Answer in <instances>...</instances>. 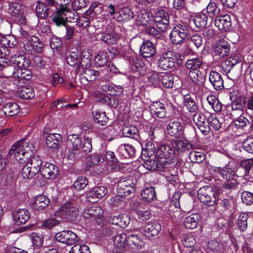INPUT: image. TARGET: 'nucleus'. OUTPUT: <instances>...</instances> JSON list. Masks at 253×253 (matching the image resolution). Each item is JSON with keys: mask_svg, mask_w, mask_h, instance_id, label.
Segmentation results:
<instances>
[{"mask_svg": "<svg viewBox=\"0 0 253 253\" xmlns=\"http://www.w3.org/2000/svg\"><path fill=\"white\" fill-rule=\"evenodd\" d=\"M79 207L74 200L65 202L56 212L55 215L58 216L68 222L75 221L79 217Z\"/></svg>", "mask_w": 253, "mask_h": 253, "instance_id": "nucleus-1", "label": "nucleus"}, {"mask_svg": "<svg viewBox=\"0 0 253 253\" xmlns=\"http://www.w3.org/2000/svg\"><path fill=\"white\" fill-rule=\"evenodd\" d=\"M175 154V151L169 145L162 144L158 147L155 158L167 168L172 164Z\"/></svg>", "mask_w": 253, "mask_h": 253, "instance_id": "nucleus-2", "label": "nucleus"}, {"mask_svg": "<svg viewBox=\"0 0 253 253\" xmlns=\"http://www.w3.org/2000/svg\"><path fill=\"white\" fill-rule=\"evenodd\" d=\"M181 55L169 51L163 54L158 60V66L164 70H168L174 68L175 64L181 63Z\"/></svg>", "mask_w": 253, "mask_h": 253, "instance_id": "nucleus-3", "label": "nucleus"}, {"mask_svg": "<svg viewBox=\"0 0 253 253\" xmlns=\"http://www.w3.org/2000/svg\"><path fill=\"white\" fill-rule=\"evenodd\" d=\"M76 16L67 7L64 5L62 8L58 9L51 15L52 22L57 26H65L67 22H72V20L76 19L74 16Z\"/></svg>", "mask_w": 253, "mask_h": 253, "instance_id": "nucleus-4", "label": "nucleus"}, {"mask_svg": "<svg viewBox=\"0 0 253 253\" xmlns=\"http://www.w3.org/2000/svg\"><path fill=\"white\" fill-rule=\"evenodd\" d=\"M188 31V27L186 24H176L173 27L169 35V38L172 42L176 44L183 42L187 37Z\"/></svg>", "mask_w": 253, "mask_h": 253, "instance_id": "nucleus-5", "label": "nucleus"}, {"mask_svg": "<svg viewBox=\"0 0 253 253\" xmlns=\"http://www.w3.org/2000/svg\"><path fill=\"white\" fill-rule=\"evenodd\" d=\"M136 182V179L133 177L120 180L117 185L118 194L124 197L130 195L134 191Z\"/></svg>", "mask_w": 253, "mask_h": 253, "instance_id": "nucleus-6", "label": "nucleus"}, {"mask_svg": "<svg viewBox=\"0 0 253 253\" xmlns=\"http://www.w3.org/2000/svg\"><path fill=\"white\" fill-rule=\"evenodd\" d=\"M215 191L210 186L201 187L198 191V196L201 202L209 206H213L216 201Z\"/></svg>", "mask_w": 253, "mask_h": 253, "instance_id": "nucleus-7", "label": "nucleus"}, {"mask_svg": "<svg viewBox=\"0 0 253 253\" xmlns=\"http://www.w3.org/2000/svg\"><path fill=\"white\" fill-rule=\"evenodd\" d=\"M66 62L71 66L77 65L76 72L79 71L81 67L87 66L90 64V60L88 58H84L80 53L72 52L66 57Z\"/></svg>", "mask_w": 253, "mask_h": 253, "instance_id": "nucleus-8", "label": "nucleus"}, {"mask_svg": "<svg viewBox=\"0 0 253 253\" xmlns=\"http://www.w3.org/2000/svg\"><path fill=\"white\" fill-rule=\"evenodd\" d=\"M132 52L127 53H124L123 56L124 58L129 61L131 70L134 72H138L140 75L146 73V66L143 61L138 57H133Z\"/></svg>", "mask_w": 253, "mask_h": 253, "instance_id": "nucleus-9", "label": "nucleus"}, {"mask_svg": "<svg viewBox=\"0 0 253 253\" xmlns=\"http://www.w3.org/2000/svg\"><path fill=\"white\" fill-rule=\"evenodd\" d=\"M7 12L19 23L22 24L25 22L24 5L17 2L9 3Z\"/></svg>", "mask_w": 253, "mask_h": 253, "instance_id": "nucleus-10", "label": "nucleus"}, {"mask_svg": "<svg viewBox=\"0 0 253 253\" xmlns=\"http://www.w3.org/2000/svg\"><path fill=\"white\" fill-rule=\"evenodd\" d=\"M68 145H71L72 147L69 148V157L76 158L80 153L81 148L82 141L79 135L77 134H70L67 137Z\"/></svg>", "mask_w": 253, "mask_h": 253, "instance_id": "nucleus-11", "label": "nucleus"}, {"mask_svg": "<svg viewBox=\"0 0 253 253\" xmlns=\"http://www.w3.org/2000/svg\"><path fill=\"white\" fill-rule=\"evenodd\" d=\"M56 240L62 243L71 245L80 240L79 237L70 230H64L56 234Z\"/></svg>", "mask_w": 253, "mask_h": 253, "instance_id": "nucleus-12", "label": "nucleus"}, {"mask_svg": "<svg viewBox=\"0 0 253 253\" xmlns=\"http://www.w3.org/2000/svg\"><path fill=\"white\" fill-rule=\"evenodd\" d=\"M23 48L28 54L32 53L33 51L41 53L43 50V44L39 38L32 36L29 41L24 44Z\"/></svg>", "mask_w": 253, "mask_h": 253, "instance_id": "nucleus-13", "label": "nucleus"}, {"mask_svg": "<svg viewBox=\"0 0 253 253\" xmlns=\"http://www.w3.org/2000/svg\"><path fill=\"white\" fill-rule=\"evenodd\" d=\"M230 52L229 43L225 40L221 39L217 41L214 47L213 56L217 59L223 58L228 55Z\"/></svg>", "mask_w": 253, "mask_h": 253, "instance_id": "nucleus-14", "label": "nucleus"}, {"mask_svg": "<svg viewBox=\"0 0 253 253\" xmlns=\"http://www.w3.org/2000/svg\"><path fill=\"white\" fill-rule=\"evenodd\" d=\"M168 133L172 137L180 138L183 136L184 126L177 120L170 121L167 126Z\"/></svg>", "mask_w": 253, "mask_h": 253, "instance_id": "nucleus-15", "label": "nucleus"}, {"mask_svg": "<svg viewBox=\"0 0 253 253\" xmlns=\"http://www.w3.org/2000/svg\"><path fill=\"white\" fill-rule=\"evenodd\" d=\"M171 144L175 151L179 154L189 152L193 148V145L186 139L173 140Z\"/></svg>", "mask_w": 253, "mask_h": 253, "instance_id": "nucleus-16", "label": "nucleus"}, {"mask_svg": "<svg viewBox=\"0 0 253 253\" xmlns=\"http://www.w3.org/2000/svg\"><path fill=\"white\" fill-rule=\"evenodd\" d=\"M58 173V168L54 165L46 163L42 167L39 175L46 179H53Z\"/></svg>", "mask_w": 253, "mask_h": 253, "instance_id": "nucleus-17", "label": "nucleus"}, {"mask_svg": "<svg viewBox=\"0 0 253 253\" xmlns=\"http://www.w3.org/2000/svg\"><path fill=\"white\" fill-rule=\"evenodd\" d=\"M214 25L220 31L225 32L228 31L231 26L230 16L228 14L219 15L215 18Z\"/></svg>", "mask_w": 253, "mask_h": 253, "instance_id": "nucleus-18", "label": "nucleus"}, {"mask_svg": "<svg viewBox=\"0 0 253 253\" xmlns=\"http://www.w3.org/2000/svg\"><path fill=\"white\" fill-rule=\"evenodd\" d=\"M62 139V136L59 134L51 133L46 138V146L51 151H57Z\"/></svg>", "mask_w": 253, "mask_h": 253, "instance_id": "nucleus-19", "label": "nucleus"}, {"mask_svg": "<svg viewBox=\"0 0 253 253\" xmlns=\"http://www.w3.org/2000/svg\"><path fill=\"white\" fill-rule=\"evenodd\" d=\"M13 221L17 225L26 223L29 219L30 212L26 209H19L13 213Z\"/></svg>", "mask_w": 253, "mask_h": 253, "instance_id": "nucleus-20", "label": "nucleus"}, {"mask_svg": "<svg viewBox=\"0 0 253 253\" xmlns=\"http://www.w3.org/2000/svg\"><path fill=\"white\" fill-rule=\"evenodd\" d=\"M161 229V225L157 222L147 223L143 227L142 234L147 237H152L158 234Z\"/></svg>", "mask_w": 253, "mask_h": 253, "instance_id": "nucleus-21", "label": "nucleus"}, {"mask_svg": "<svg viewBox=\"0 0 253 253\" xmlns=\"http://www.w3.org/2000/svg\"><path fill=\"white\" fill-rule=\"evenodd\" d=\"M156 51V46L150 40L143 42L140 49V54L144 58H148L153 56Z\"/></svg>", "mask_w": 253, "mask_h": 253, "instance_id": "nucleus-22", "label": "nucleus"}, {"mask_svg": "<svg viewBox=\"0 0 253 253\" xmlns=\"http://www.w3.org/2000/svg\"><path fill=\"white\" fill-rule=\"evenodd\" d=\"M209 81L216 90H220L224 87L222 78L217 72L212 71L210 73Z\"/></svg>", "mask_w": 253, "mask_h": 253, "instance_id": "nucleus-23", "label": "nucleus"}, {"mask_svg": "<svg viewBox=\"0 0 253 253\" xmlns=\"http://www.w3.org/2000/svg\"><path fill=\"white\" fill-rule=\"evenodd\" d=\"M149 108L151 113H154L158 118H164L166 116L167 110L165 105L159 101H155L151 103Z\"/></svg>", "mask_w": 253, "mask_h": 253, "instance_id": "nucleus-24", "label": "nucleus"}, {"mask_svg": "<svg viewBox=\"0 0 253 253\" xmlns=\"http://www.w3.org/2000/svg\"><path fill=\"white\" fill-rule=\"evenodd\" d=\"M245 100L242 97L236 98L232 102V112L231 115L232 116H238L241 115L245 107Z\"/></svg>", "mask_w": 253, "mask_h": 253, "instance_id": "nucleus-25", "label": "nucleus"}, {"mask_svg": "<svg viewBox=\"0 0 253 253\" xmlns=\"http://www.w3.org/2000/svg\"><path fill=\"white\" fill-rule=\"evenodd\" d=\"M19 142L14 144L9 150V153L10 155L14 154V157L17 161L20 163H24L30 157L25 156L26 154L21 151L19 147Z\"/></svg>", "mask_w": 253, "mask_h": 253, "instance_id": "nucleus-26", "label": "nucleus"}, {"mask_svg": "<svg viewBox=\"0 0 253 253\" xmlns=\"http://www.w3.org/2000/svg\"><path fill=\"white\" fill-rule=\"evenodd\" d=\"M213 171L221 176L226 181L236 179L235 171L229 168L215 167Z\"/></svg>", "mask_w": 253, "mask_h": 253, "instance_id": "nucleus-27", "label": "nucleus"}, {"mask_svg": "<svg viewBox=\"0 0 253 253\" xmlns=\"http://www.w3.org/2000/svg\"><path fill=\"white\" fill-rule=\"evenodd\" d=\"M36 13L39 19H44L49 16L50 10L45 2L39 0L37 1Z\"/></svg>", "mask_w": 253, "mask_h": 253, "instance_id": "nucleus-28", "label": "nucleus"}, {"mask_svg": "<svg viewBox=\"0 0 253 253\" xmlns=\"http://www.w3.org/2000/svg\"><path fill=\"white\" fill-rule=\"evenodd\" d=\"M145 162L143 164V166L149 170L163 171L167 168L164 165L161 164L157 160L151 158L143 159Z\"/></svg>", "mask_w": 253, "mask_h": 253, "instance_id": "nucleus-29", "label": "nucleus"}, {"mask_svg": "<svg viewBox=\"0 0 253 253\" xmlns=\"http://www.w3.org/2000/svg\"><path fill=\"white\" fill-rule=\"evenodd\" d=\"M10 61L11 63L16 65L20 69L22 68H28L31 65L30 60L22 54L12 56Z\"/></svg>", "mask_w": 253, "mask_h": 253, "instance_id": "nucleus-30", "label": "nucleus"}, {"mask_svg": "<svg viewBox=\"0 0 253 253\" xmlns=\"http://www.w3.org/2000/svg\"><path fill=\"white\" fill-rule=\"evenodd\" d=\"M151 16V14L145 10L138 11L134 17L135 23L138 26H146Z\"/></svg>", "mask_w": 253, "mask_h": 253, "instance_id": "nucleus-31", "label": "nucleus"}, {"mask_svg": "<svg viewBox=\"0 0 253 253\" xmlns=\"http://www.w3.org/2000/svg\"><path fill=\"white\" fill-rule=\"evenodd\" d=\"M82 79H84L87 82H93L95 81L98 76H99V73L92 68H87V66L82 67Z\"/></svg>", "mask_w": 253, "mask_h": 253, "instance_id": "nucleus-32", "label": "nucleus"}, {"mask_svg": "<svg viewBox=\"0 0 253 253\" xmlns=\"http://www.w3.org/2000/svg\"><path fill=\"white\" fill-rule=\"evenodd\" d=\"M103 213V210L101 208L98 206H92L84 210L83 212V216L85 218L93 217L99 219Z\"/></svg>", "mask_w": 253, "mask_h": 253, "instance_id": "nucleus-33", "label": "nucleus"}, {"mask_svg": "<svg viewBox=\"0 0 253 253\" xmlns=\"http://www.w3.org/2000/svg\"><path fill=\"white\" fill-rule=\"evenodd\" d=\"M50 203L49 199L45 195H40L36 197L33 207L37 211H41L47 207Z\"/></svg>", "mask_w": 253, "mask_h": 253, "instance_id": "nucleus-34", "label": "nucleus"}, {"mask_svg": "<svg viewBox=\"0 0 253 253\" xmlns=\"http://www.w3.org/2000/svg\"><path fill=\"white\" fill-rule=\"evenodd\" d=\"M216 201L221 211H230L234 207V200L232 197L219 198Z\"/></svg>", "mask_w": 253, "mask_h": 253, "instance_id": "nucleus-35", "label": "nucleus"}, {"mask_svg": "<svg viewBox=\"0 0 253 253\" xmlns=\"http://www.w3.org/2000/svg\"><path fill=\"white\" fill-rule=\"evenodd\" d=\"M142 199L147 202H151L156 200L155 188L153 186L145 187L141 192Z\"/></svg>", "mask_w": 253, "mask_h": 253, "instance_id": "nucleus-36", "label": "nucleus"}, {"mask_svg": "<svg viewBox=\"0 0 253 253\" xmlns=\"http://www.w3.org/2000/svg\"><path fill=\"white\" fill-rule=\"evenodd\" d=\"M202 57H196L187 60L185 64V67L190 71L198 70L204 65Z\"/></svg>", "mask_w": 253, "mask_h": 253, "instance_id": "nucleus-37", "label": "nucleus"}, {"mask_svg": "<svg viewBox=\"0 0 253 253\" xmlns=\"http://www.w3.org/2000/svg\"><path fill=\"white\" fill-rule=\"evenodd\" d=\"M17 94L22 99H29L35 96V91L32 86H25L18 89Z\"/></svg>", "mask_w": 253, "mask_h": 253, "instance_id": "nucleus-38", "label": "nucleus"}, {"mask_svg": "<svg viewBox=\"0 0 253 253\" xmlns=\"http://www.w3.org/2000/svg\"><path fill=\"white\" fill-rule=\"evenodd\" d=\"M200 218L199 214L192 213L185 218L184 225L187 229H194L197 226Z\"/></svg>", "mask_w": 253, "mask_h": 253, "instance_id": "nucleus-39", "label": "nucleus"}, {"mask_svg": "<svg viewBox=\"0 0 253 253\" xmlns=\"http://www.w3.org/2000/svg\"><path fill=\"white\" fill-rule=\"evenodd\" d=\"M189 76L191 81L198 85L203 84L205 81V75L199 70L189 71Z\"/></svg>", "mask_w": 253, "mask_h": 253, "instance_id": "nucleus-40", "label": "nucleus"}, {"mask_svg": "<svg viewBox=\"0 0 253 253\" xmlns=\"http://www.w3.org/2000/svg\"><path fill=\"white\" fill-rule=\"evenodd\" d=\"M4 114L8 116H14L19 111L18 105L16 103L9 102L5 104L2 108Z\"/></svg>", "mask_w": 253, "mask_h": 253, "instance_id": "nucleus-41", "label": "nucleus"}, {"mask_svg": "<svg viewBox=\"0 0 253 253\" xmlns=\"http://www.w3.org/2000/svg\"><path fill=\"white\" fill-rule=\"evenodd\" d=\"M192 21L195 24L196 28L198 30L205 28L208 24V16L204 13H200L195 16Z\"/></svg>", "mask_w": 253, "mask_h": 253, "instance_id": "nucleus-42", "label": "nucleus"}, {"mask_svg": "<svg viewBox=\"0 0 253 253\" xmlns=\"http://www.w3.org/2000/svg\"><path fill=\"white\" fill-rule=\"evenodd\" d=\"M207 248L213 253H224L225 251L224 244L216 240L209 242Z\"/></svg>", "mask_w": 253, "mask_h": 253, "instance_id": "nucleus-43", "label": "nucleus"}, {"mask_svg": "<svg viewBox=\"0 0 253 253\" xmlns=\"http://www.w3.org/2000/svg\"><path fill=\"white\" fill-rule=\"evenodd\" d=\"M86 164L88 168H92L94 166L98 165L102 163L104 161V158L99 154H92L86 158Z\"/></svg>", "mask_w": 253, "mask_h": 253, "instance_id": "nucleus-44", "label": "nucleus"}, {"mask_svg": "<svg viewBox=\"0 0 253 253\" xmlns=\"http://www.w3.org/2000/svg\"><path fill=\"white\" fill-rule=\"evenodd\" d=\"M93 119L95 123L100 126H105L108 124V117L105 112L95 111L93 112Z\"/></svg>", "mask_w": 253, "mask_h": 253, "instance_id": "nucleus-45", "label": "nucleus"}, {"mask_svg": "<svg viewBox=\"0 0 253 253\" xmlns=\"http://www.w3.org/2000/svg\"><path fill=\"white\" fill-rule=\"evenodd\" d=\"M209 104L215 112L220 113L222 108V104L214 95H210L207 97Z\"/></svg>", "mask_w": 253, "mask_h": 253, "instance_id": "nucleus-46", "label": "nucleus"}, {"mask_svg": "<svg viewBox=\"0 0 253 253\" xmlns=\"http://www.w3.org/2000/svg\"><path fill=\"white\" fill-rule=\"evenodd\" d=\"M155 153H156L155 147L154 144L149 143L146 144L145 148L142 149L141 157L142 159L151 158L152 157L155 158Z\"/></svg>", "mask_w": 253, "mask_h": 253, "instance_id": "nucleus-47", "label": "nucleus"}, {"mask_svg": "<svg viewBox=\"0 0 253 253\" xmlns=\"http://www.w3.org/2000/svg\"><path fill=\"white\" fill-rule=\"evenodd\" d=\"M19 148L26 154V157H31L34 152V145L32 143L25 141H19Z\"/></svg>", "mask_w": 253, "mask_h": 253, "instance_id": "nucleus-48", "label": "nucleus"}, {"mask_svg": "<svg viewBox=\"0 0 253 253\" xmlns=\"http://www.w3.org/2000/svg\"><path fill=\"white\" fill-rule=\"evenodd\" d=\"M207 12L211 18H216L220 15V9L217 3L214 2H211L207 6Z\"/></svg>", "mask_w": 253, "mask_h": 253, "instance_id": "nucleus-49", "label": "nucleus"}, {"mask_svg": "<svg viewBox=\"0 0 253 253\" xmlns=\"http://www.w3.org/2000/svg\"><path fill=\"white\" fill-rule=\"evenodd\" d=\"M35 171L39 173L42 169V161L39 156H33L27 164Z\"/></svg>", "mask_w": 253, "mask_h": 253, "instance_id": "nucleus-50", "label": "nucleus"}, {"mask_svg": "<svg viewBox=\"0 0 253 253\" xmlns=\"http://www.w3.org/2000/svg\"><path fill=\"white\" fill-rule=\"evenodd\" d=\"M123 133L126 137L135 139H137L138 138V129L134 126H125L123 130Z\"/></svg>", "mask_w": 253, "mask_h": 253, "instance_id": "nucleus-51", "label": "nucleus"}, {"mask_svg": "<svg viewBox=\"0 0 253 253\" xmlns=\"http://www.w3.org/2000/svg\"><path fill=\"white\" fill-rule=\"evenodd\" d=\"M134 204L136 205V208L134 209V211L137 214L138 219L142 220H146L151 217L150 211L147 210H142L141 207H138L139 203L137 201H135Z\"/></svg>", "mask_w": 253, "mask_h": 253, "instance_id": "nucleus-52", "label": "nucleus"}, {"mask_svg": "<svg viewBox=\"0 0 253 253\" xmlns=\"http://www.w3.org/2000/svg\"><path fill=\"white\" fill-rule=\"evenodd\" d=\"M184 104L189 112L195 113L197 111L198 106L190 94H188L184 96Z\"/></svg>", "mask_w": 253, "mask_h": 253, "instance_id": "nucleus-53", "label": "nucleus"}, {"mask_svg": "<svg viewBox=\"0 0 253 253\" xmlns=\"http://www.w3.org/2000/svg\"><path fill=\"white\" fill-rule=\"evenodd\" d=\"M2 67L0 71L2 72L3 77L5 78H9L12 77L16 69L14 65L8 64L6 62H4L2 65Z\"/></svg>", "mask_w": 253, "mask_h": 253, "instance_id": "nucleus-54", "label": "nucleus"}, {"mask_svg": "<svg viewBox=\"0 0 253 253\" xmlns=\"http://www.w3.org/2000/svg\"><path fill=\"white\" fill-rule=\"evenodd\" d=\"M127 244L132 248H141L143 245L142 241L136 235L131 234L127 237Z\"/></svg>", "mask_w": 253, "mask_h": 253, "instance_id": "nucleus-55", "label": "nucleus"}, {"mask_svg": "<svg viewBox=\"0 0 253 253\" xmlns=\"http://www.w3.org/2000/svg\"><path fill=\"white\" fill-rule=\"evenodd\" d=\"M70 1L71 0H43V2L49 6L55 7L57 10L64 5H67Z\"/></svg>", "mask_w": 253, "mask_h": 253, "instance_id": "nucleus-56", "label": "nucleus"}, {"mask_svg": "<svg viewBox=\"0 0 253 253\" xmlns=\"http://www.w3.org/2000/svg\"><path fill=\"white\" fill-rule=\"evenodd\" d=\"M161 79V83L163 86L166 88H171L173 86V79L174 78L169 73H166L162 75Z\"/></svg>", "mask_w": 253, "mask_h": 253, "instance_id": "nucleus-57", "label": "nucleus"}, {"mask_svg": "<svg viewBox=\"0 0 253 253\" xmlns=\"http://www.w3.org/2000/svg\"><path fill=\"white\" fill-rule=\"evenodd\" d=\"M37 175L39 177V173L35 171L28 165L25 166L22 169V175L25 179H31Z\"/></svg>", "mask_w": 253, "mask_h": 253, "instance_id": "nucleus-58", "label": "nucleus"}, {"mask_svg": "<svg viewBox=\"0 0 253 253\" xmlns=\"http://www.w3.org/2000/svg\"><path fill=\"white\" fill-rule=\"evenodd\" d=\"M124 200V196L119 194L111 199L109 204L112 207L123 208L125 205V202Z\"/></svg>", "mask_w": 253, "mask_h": 253, "instance_id": "nucleus-59", "label": "nucleus"}, {"mask_svg": "<svg viewBox=\"0 0 253 253\" xmlns=\"http://www.w3.org/2000/svg\"><path fill=\"white\" fill-rule=\"evenodd\" d=\"M108 60L107 53L104 51H99L94 58L95 62L99 66H103L107 63Z\"/></svg>", "mask_w": 253, "mask_h": 253, "instance_id": "nucleus-60", "label": "nucleus"}, {"mask_svg": "<svg viewBox=\"0 0 253 253\" xmlns=\"http://www.w3.org/2000/svg\"><path fill=\"white\" fill-rule=\"evenodd\" d=\"M119 149L120 150L125 151L126 153V155L123 153L126 158L133 157L136 153L135 148L129 144H125L122 145Z\"/></svg>", "mask_w": 253, "mask_h": 253, "instance_id": "nucleus-61", "label": "nucleus"}, {"mask_svg": "<svg viewBox=\"0 0 253 253\" xmlns=\"http://www.w3.org/2000/svg\"><path fill=\"white\" fill-rule=\"evenodd\" d=\"M239 183L236 179H232L231 180L226 181L222 184L221 188L224 191L230 192L233 190H235Z\"/></svg>", "mask_w": 253, "mask_h": 253, "instance_id": "nucleus-62", "label": "nucleus"}, {"mask_svg": "<svg viewBox=\"0 0 253 253\" xmlns=\"http://www.w3.org/2000/svg\"><path fill=\"white\" fill-rule=\"evenodd\" d=\"M242 147L246 152L253 154V135L248 136L242 142Z\"/></svg>", "mask_w": 253, "mask_h": 253, "instance_id": "nucleus-63", "label": "nucleus"}, {"mask_svg": "<svg viewBox=\"0 0 253 253\" xmlns=\"http://www.w3.org/2000/svg\"><path fill=\"white\" fill-rule=\"evenodd\" d=\"M127 243V236L125 234H119L115 236L114 239V244L117 248L119 249L125 247Z\"/></svg>", "mask_w": 253, "mask_h": 253, "instance_id": "nucleus-64", "label": "nucleus"}]
</instances>
